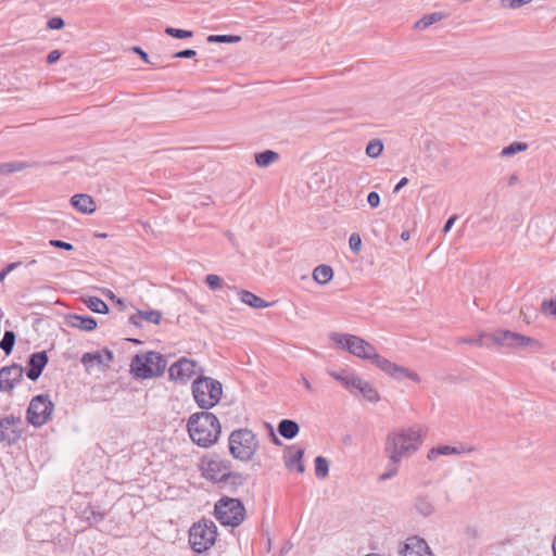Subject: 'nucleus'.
Here are the masks:
<instances>
[{"instance_id": "nucleus-1", "label": "nucleus", "mask_w": 556, "mask_h": 556, "mask_svg": "<svg viewBox=\"0 0 556 556\" xmlns=\"http://www.w3.org/2000/svg\"><path fill=\"white\" fill-rule=\"evenodd\" d=\"M331 340L336 344L346 349L351 354L370 361L376 367L394 379L402 380L407 378L415 382L420 381L418 374L379 355L374 345L357 336L333 332Z\"/></svg>"}, {"instance_id": "nucleus-2", "label": "nucleus", "mask_w": 556, "mask_h": 556, "mask_svg": "<svg viewBox=\"0 0 556 556\" xmlns=\"http://www.w3.org/2000/svg\"><path fill=\"white\" fill-rule=\"evenodd\" d=\"M425 438L426 430L419 425L391 431L386 439L384 452L390 460L401 463L420 448Z\"/></svg>"}, {"instance_id": "nucleus-3", "label": "nucleus", "mask_w": 556, "mask_h": 556, "mask_svg": "<svg viewBox=\"0 0 556 556\" xmlns=\"http://www.w3.org/2000/svg\"><path fill=\"white\" fill-rule=\"evenodd\" d=\"M187 430L194 444L207 448L217 442L222 433V426L213 413L200 412L190 415Z\"/></svg>"}, {"instance_id": "nucleus-4", "label": "nucleus", "mask_w": 556, "mask_h": 556, "mask_svg": "<svg viewBox=\"0 0 556 556\" xmlns=\"http://www.w3.org/2000/svg\"><path fill=\"white\" fill-rule=\"evenodd\" d=\"M229 452L233 458L249 462L258 450V441L255 433L248 428L233 430L228 439Z\"/></svg>"}, {"instance_id": "nucleus-5", "label": "nucleus", "mask_w": 556, "mask_h": 556, "mask_svg": "<svg viewBox=\"0 0 556 556\" xmlns=\"http://www.w3.org/2000/svg\"><path fill=\"white\" fill-rule=\"evenodd\" d=\"M166 369V359L157 352L137 354L130 364L131 374L138 379H150L161 376Z\"/></svg>"}, {"instance_id": "nucleus-6", "label": "nucleus", "mask_w": 556, "mask_h": 556, "mask_svg": "<svg viewBox=\"0 0 556 556\" xmlns=\"http://www.w3.org/2000/svg\"><path fill=\"white\" fill-rule=\"evenodd\" d=\"M223 388L218 380L200 376L192 382V395L202 409L214 407L222 397Z\"/></svg>"}, {"instance_id": "nucleus-7", "label": "nucleus", "mask_w": 556, "mask_h": 556, "mask_svg": "<svg viewBox=\"0 0 556 556\" xmlns=\"http://www.w3.org/2000/svg\"><path fill=\"white\" fill-rule=\"evenodd\" d=\"M215 517L224 526L237 527L245 517V508L240 500L222 497L215 504Z\"/></svg>"}, {"instance_id": "nucleus-8", "label": "nucleus", "mask_w": 556, "mask_h": 556, "mask_svg": "<svg viewBox=\"0 0 556 556\" xmlns=\"http://www.w3.org/2000/svg\"><path fill=\"white\" fill-rule=\"evenodd\" d=\"M216 526L213 521L204 520L194 523L189 531V544L197 553L208 549L216 541Z\"/></svg>"}, {"instance_id": "nucleus-9", "label": "nucleus", "mask_w": 556, "mask_h": 556, "mask_svg": "<svg viewBox=\"0 0 556 556\" xmlns=\"http://www.w3.org/2000/svg\"><path fill=\"white\" fill-rule=\"evenodd\" d=\"M53 410L54 404L48 394L36 395L31 399L26 412L27 422L39 428L51 419Z\"/></svg>"}, {"instance_id": "nucleus-10", "label": "nucleus", "mask_w": 556, "mask_h": 556, "mask_svg": "<svg viewBox=\"0 0 556 556\" xmlns=\"http://www.w3.org/2000/svg\"><path fill=\"white\" fill-rule=\"evenodd\" d=\"M22 418L8 415L0 419V443L7 445L15 444L22 437Z\"/></svg>"}, {"instance_id": "nucleus-11", "label": "nucleus", "mask_w": 556, "mask_h": 556, "mask_svg": "<svg viewBox=\"0 0 556 556\" xmlns=\"http://www.w3.org/2000/svg\"><path fill=\"white\" fill-rule=\"evenodd\" d=\"M231 469V463L218 457L204 459L202 462L203 476L213 482L219 483Z\"/></svg>"}, {"instance_id": "nucleus-12", "label": "nucleus", "mask_w": 556, "mask_h": 556, "mask_svg": "<svg viewBox=\"0 0 556 556\" xmlns=\"http://www.w3.org/2000/svg\"><path fill=\"white\" fill-rule=\"evenodd\" d=\"M198 363L187 357H181L168 369L170 380L187 383L197 374Z\"/></svg>"}, {"instance_id": "nucleus-13", "label": "nucleus", "mask_w": 556, "mask_h": 556, "mask_svg": "<svg viewBox=\"0 0 556 556\" xmlns=\"http://www.w3.org/2000/svg\"><path fill=\"white\" fill-rule=\"evenodd\" d=\"M490 346L497 344L502 346H523L528 345L533 340L523 334L513 332L509 330H496L493 333H489Z\"/></svg>"}, {"instance_id": "nucleus-14", "label": "nucleus", "mask_w": 556, "mask_h": 556, "mask_svg": "<svg viewBox=\"0 0 556 556\" xmlns=\"http://www.w3.org/2000/svg\"><path fill=\"white\" fill-rule=\"evenodd\" d=\"M24 368L18 364L4 366L0 369V392H11L21 382Z\"/></svg>"}, {"instance_id": "nucleus-15", "label": "nucleus", "mask_w": 556, "mask_h": 556, "mask_svg": "<svg viewBox=\"0 0 556 556\" xmlns=\"http://www.w3.org/2000/svg\"><path fill=\"white\" fill-rule=\"evenodd\" d=\"M48 361L49 358L46 351L33 353L27 361L29 368L26 371V376L31 381H36L42 374Z\"/></svg>"}, {"instance_id": "nucleus-16", "label": "nucleus", "mask_w": 556, "mask_h": 556, "mask_svg": "<svg viewBox=\"0 0 556 556\" xmlns=\"http://www.w3.org/2000/svg\"><path fill=\"white\" fill-rule=\"evenodd\" d=\"M113 359V353L104 349L94 353H85L81 357V364L87 370H90L94 366L105 367Z\"/></svg>"}, {"instance_id": "nucleus-17", "label": "nucleus", "mask_w": 556, "mask_h": 556, "mask_svg": "<svg viewBox=\"0 0 556 556\" xmlns=\"http://www.w3.org/2000/svg\"><path fill=\"white\" fill-rule=\"evenodd\" d=\"M402 556H431L429 547L425 540L409 538L401 549Z\"/></svg>"}, {"instance_id": "nucleus-18", "label": "nucleus", "mask_w": 556, "mask_h": 556, "mask_svg": "<svg viewBox=\"0 0 556 556\" xmlns=\"http://www.w3.org/2000/svg\"><path fill=\"white\" fill-rule=\"evenodd\" d=\"M304 455V450L298 446H290L285 452V465L288 469L295 468L299 473H303L305 470L304 465L302 464V457Z\"/></svg>"}, {"instance_id": "nucleus-19", "label": "nucleus", "mask_w": 556, "mask_h": 556, "mask_svg": "<svg viewBox=\"0 0 556 556\" xmlns=\"http://www.w3.org/2000/svg\"><path fill=\"white\" fill-rule=\"evenodd\" d=\"M71 204L83 214H91L96 211V203L89 194L79 193L73 195Z\"/></svg>"}, {"instance_id": "nucleus-20", "label": "nucleus", "mask_w": 556, "mask_h": 556, "mask_svg": "<svg viewBox=\"0 0 556 556\" xmlns=\"http://www.w3.org/2000/svg\"><path fill=\"white\" fill-rule=\"evenodd\" d=\"M247 481V476H243L240 472H233L231 469L227 472V475L219 482L220 488L225 489L229 492H236L240 486H242Z\"/></svg>"}, {"instance_id": "nucleus-21", "label": "nucleus", "mask_w": 556, "mask_h": 556, "mask_svg": "<svg viewBox=\"0 0 556 556\" xmlns=\"http://www.w3.org/2000/svg\"><path fill=\"white\" fill-rule=\"evenodd\" d=\"M162 319V313L160 311L150 309V311H138L135 315H131L129 321L139 327L141 320H146L151 324H160Z\"/></svg>"}, {"instance_id": "nucleus-22", "label": "nucleus", "mask_w": 556, "mask_h": 556, "mask_svg": "<svg viewBox=\"0 0 556 556\" xmlns=\"http://www.w3.org/2000/svg\"><path fill=\"white\" fill-rule=\"evenodd\" d=\"M473 447L469 448H457L450 445H439L429 450L427 454V458L432 462L435 460L439 456L453 455V454H462L465 452H471Z\"/></svg>"}, {"instance_id": "nucleus-23", "label": "nucleus", "mask_w": 556, "mask_h": 556, "mask_svg": "<svg viewBox=\"0 0 556 556\" xmlns=\"http://www.w3.org/2000/svg\"><path fill=\"white\" fill-rule=\"evenodd\" d=\"M68 323L72 327L86 331H91L97 327V320L91 316L72 314L68 316Z\"/></svg>"}, {"instance_id": "nucleus-24", "label": "nucleus", "mask_w": 556, "mask_h": 556, "mask_svg": "<svg viewBox=\"0 0 556 556\" xmlns=\"http://www.w3.org/2000/svg\"><path fill=\"white\" fill-rule=\"evenodd\" d=\"M300 431V427L298 422L291 419H282L278 424V432L281 437H283L287 440H291L298 435Z\"/></svg>"}, {"instance_id": "nucleus-25", "label": "nucleus", "mask_w": 556, "mask_h": 556, "mask_svg": "<svg viewBox=\"0 0 556 556\" xmlns=\"http://www.w3.org/2000/svg\"><path fill=\"white\" fill-rule=\"evenodd\" d=\"M239 295H240V300L253 307V308H265V307H268L269 306V303L266 302L265 300H263L262 298L255 295L254 293L250 292V291H247V290H240L238 291Z\"/></svg>"}, {"instance_id": "nucleus-26", "label": "nucleus", "mask_w": 556, "mask_h": 556, "mask_svg": "<svg viewBox=\"0 0 556 556\" xmlns=\"http://www.w3.org/2000/svg\"><path fill=\"white\" fill-rule=\"evenodd\" d=\"M354 391H358L369 402L376 403L379 401V394L377 390L367 381L362 380L361 378L357 381V386Z\"/></svg>"}, {"instance_id": "nucleus-27", "label": "nucleus", "mask_w": 556, "mask_h": 556, "mask_svg": "<svg viewBox=\"0 0 556 556\" xmlns=\"http://www.w3.org/2000/svg\"><path fill=\"white\" fill-rule=\"evenodd\" d=\"M333 270L328 265H318L313 271L314 280L319 285H325L332 279Z\"/></svg>"}, {"instance_id": "nucleus-28", "label": "nucleus", "mask_w": 556, "mask_h": 556, "mask_svg": "<svg viewBox=\"0 0 556 556\" xmlns=\"http://www.w3.org/2000/svg\"><path fill=\"white\" fill-rule=\"evenodd\" d=\"M329 375L336 380L340 381L342 386L352 393L354 392V389L357 386V381L359 379L355 375H344L336 371H330Z\"/></svg>"}, {"instance_id": "nucleus-29", "label": "nucleus", "mask_w": 556, "mask_h": 556, "mask_svg": "<svg viewBox=\"0 0 556 556\" xmlns=\"http://www.w3.org/2000/svg\"><path fill=\"white\" fill-rule=\"evenodd\" d=\"M445 17H446V14L443 12H433L431 14L425 15L422 18L417 21L415 23L414 27L416 29L422 30V29L428 28L430 25L444 20Z\"/></svg>"}, {"instance_id": "nucleus-30", "label": "nucleus", "mask_w": 556, "mask_h": 556, "mask_svg": "<svg viewBox=\"0 0 556 556\" xmlns=\"http://www.w3.org/2000/svg\"><path fill=\"white\" fill-rule=\"evenodd\" d=\"M415 508L424 517H429L434 513V506L428 496H418L415 501Z\"/></svg>"}, {"instance_id": "nucleus-31", "label": "nucleus", "mask_w": 556, "mask_h": 556, "mask_svg": "<svg viewBox=\"0 0 556 556\" xmlns=\"http://www.w3.org/2000/svg\"><path fill=\"white\" fill-rule=\"evenodd\" d=\"M279 154L273 150H265L255 155V162L260 167H266L276 162Z\"/></svg>"}, {"instance_id": "nucleus-32", "label": "nucleus", "mask_w": 556, "mask_h": 556, "mask_svg": "<svg viewBox=\"0 0 556 556\" xmlns=\"http://www.w3.org/2000/svg\"><path fill=\"white\" fill-rule=\"evenodd\" d=\"M528 148H529L528 143L521 142V141H515V142L510 143L509 146L505 147L501 151V155L504 157H509L519 152H523V151L528 150Z\"/></svg>"}, {"instance_id": "nucleus-33", "label": "nucleus", "mask_w": 556, "mask_h": 556, "mask_svg": "<svg viewBox=\"0 0 556 556\" xmlns=\"http://www.w3.org/2000/svg\"><path fill=\"white\" fill-rule=\"evenodd\" d=\"M86 305L89 309H91L94 313L105 314L109 312L108 304L97 296L88 298V300L86 301Z\"/></svg>"}, {"instance_id": "nucleus-34", "label": "nucleus", "mask_w": 556, "mask_h": 556, "mask_svg": "<svg viewBox=\"0 0 556 556\" xmlns=\"http://www.w3.org/2000/svg\"><path fill=\"white\" fill-rule=\"evenodd\" d=\"M16 336L12 330H7L0 341V349L7 354H11L15 344Z\"/></svg>"}, {"instance_id": "nucleus-35", "label": "nucleus", "mask_w": 556, "mask_h": 556, "mask_svg": "<svg viewBox=\"0 0 556 556\" xmlns=\"http://www.w3.org/2000/svg\"><path fill=\"white\" fill-rule=\"evenodd\" d=\"M315 473L319 479H325L329 473V463L323 456H317L315 458Z\"/></svg>"}, {"instance_id": "nucleus-36", "label": "nucleus", "mask_w": 556, "mask_h": 556, "mask_svg": "<svg viewBox=\"0 0 556 556\" xmlns=\"http://www.w3.org/2000/svg\"><path fill=\"white\" fill-rule=\"evenodd\" d=\"M458 344H473L477 346H490L488 333H482L478 338H460L457 340Z\"/></svg>"}, {"instance_id": "nucleus-37", "label": "nucleus", "mask_w": 556, "mask_h": 556, "mask_svg": "<svg viewBox=\"0 0 556 556\" xmlns=\"http://www.w3.org/2000/svg\"><path fill=\"white\" fill-rule=\"evenodd\" d=\"M382 151L383 144L379 139L370 140L366 147V154L372 159L378 157L382 153Z\"/></svg>"}, {"instance_id": "nucleus-38", "label": "nucleus", "mask_w": 556, "mask_h": 556, "mask_svg": "<svg viewBox=\"0 0 556 556\" xmlns=\"http://www.w3.org/2000/svg\"><path fill=\"white\" fill-rule=\"evenodd\" d=\"M27 167V164L24 162H9L0 164V174H11L15 172L23 170Z\"/></svg>"}, {"instance_id": "nucleus-39", "label": "nucleus", "mask_w": 556, "mask_h": 556, "mask_svg": "<svg viewBox=\"0 0 556 556\" xmlns=\"http://www.w3.org/2000/svg\"><path fill=\"white\" fill-rule=\"evenodd\" d=\"M241 37L235 35H210L207 37L208 42H218V43H233L239 42Z\"/></svg>"}, {"instance_id": "nucleus-40", "label": "nucleus", "mask_w": 556, "mask_h": 556, "mask_svg": "<svg viewBox=\"0 0 556 556\" xmlns=\"http://www.w3.org/2000/svg\"><path fill=\"white\" fill-rule=\"evenodd\" d=\"M165 33L177 39L190 38L193 35L191 30H185L174 27H166Z\"/></svg>"}, {"instance_id": "nucleus-41", "label": "nucleus", "mask_w": 556, "mask_h": 556, "mask_svg": "<svg viewBox=\"0 0 556 556\" xmlns=\"http://www.w3.org/2000/svg\"><path fill=\"white\" fill-rule=\"evenodd\" d=\"M401 463H394L390 460V464L387 466V471L380 476L381 481L389 480L397 475L399 466Z\"/></svg>"}, {"instance_id": "nucleus-42", "label": "nucleus", "mask_w": 556, "mask_h": 556, "mask_svg": "<svg viewBox=\"0 0 556 556\" xmlns=\"http://www.w3.org/2000/svg\"><path fill=\"white\" fill-rule=\"evenodd\" d=\"M401 463H394L390 460V464L387 466V471L380 476L381 481L389 480L397 475L399 466Z\"/></svg>"}, {"instance_id": "nucleus-43", "label": "nucleus", "mask_w": 556, "mask_h": 556, "mask_svg": "<svg viewBox=\"0 0 556 556\" xmlns=\"http://www.w3.org/2000/svg\"><path fill=\"white\" fill-rule=\"evenodd\" d=\"M532 0H501V7L505 9L516 10L522 5L529 4Z\"/></svg>"}, {"instance_id": "nucleus-44", "label": "nucleus", "mask_w": 556, "mask_h": 556, "mask_svg": "<svg viewBox=\"0 0 556 556\" xmlns=\"http://www.w3.org/2000/svg\"><path fill=\"white\" fill-rule=\"evenodd\" d=\"M205 282L211 290H217V289L222 288V286H223L222 278L214 274L207 275L205 277Z\"/></svg>"}, {"instance_id": "nucleus-45", "label": "nucleus", "mask_w": 556, "mask_h": 556, "mask_svg": "<svg viewBox=\"0 0 556 556\" xmlns=\"http://www.w3.org/2000/svg\"><path fill=\"white\" fill-rule=\"evenodd\" d=\"M350 249L354 253H358L362 248V239L358 233H352L349 239Z\"/></svg>"}, {"instance_id": "nucleus-46", "label": "nucleus", "mask_w": 556, "mask_h": 556, "mask_svg": "<svg viewBox=\"0 0 556 556\" xmlns=\"http://www.w3.org/2000/svg\"><path fill=\"white\" fill-rule=\"evenodd\" d=\"M541 311L543 314L556 316V300L544 301L541 305Z\"/></svg>"}, {"instance_id": "nucleus-47", "label": "nucleus", "mask_w": 556, "mask_h": 556, "mask_svg": "<svg viewBox=\"0 0 556 556\" xmlns=\"http://www.w3.org/2000/svg\"><path fill=\"white\" fill-rule=\"evenodd\" d=\"M49 244L51 247L63 249V250H66V251L74 250V245L72 243H68V242H65V241H62V240H58V239L50 240Z\"/></svg>"}, {"instance_id": "nucleus-48", "label": "nucleus", "mask_w": 556, "mask_h": 556, "mask_svg": "<svg viewBox=\"0 0 556 556\" xmlns=\"http://www.w3.org/2000/svg\"><path fill=\"white\" fill-rule=\"evenodd\" d=\"M64 27V20L62 17L55 16L48 21V28L50 29H61Z\"/></svg>"}, {"instance_id": "nucleus-49", "label": "nucleus", "mask_w": 556, "mask_h": 556, "mask_svg": "<svg viewBox=\"0 0 556 556\" xmlns=\"http://www.w3.org/2000/svg\"><path fill=\"white\" fill-rule=\"evenodd\" d=\"M367 202L370 207H378L380 204V195L376 191H371L367 195Z\"/></svg>"}, {"instance_id": "nucleus-50", "label": "nucleus", "mask_w": 556, "mask_h": 556, "mask_svg": "<svg viewBox=\"0 0 556 556\" xmlns=\"http://www.w3.org/2000/svg\"><path fill=\"white\" fill-rule=\"evenodd\" d=\"M197 55V52L192 49H185V50H181V51H178L176 53H174L172 56L173 58H180V59H190V58H193Z\"/></svg>"}, {"instance_id": "nucleus-51", "label": "nucleus", "mask_w": 556, "mask_h": 556, "mask_svg": "<svg viewBox=\"0 0 556 556\" xmlns=\"http://www.w3.org/2000/svg\"><path fill=\"white\" fill-rule=\"evenodd\" d=\"M62 53L60 50H52L47 56V63L53 64L61 58Z\"/></svg>"}, {"instance_id": "nucleus-52", "label": "nucleus", "mask_w": 556, "mask_h": 556, "mask_svg": "<svg viewBox=\"0 0 556 556\" xmlns=\"http://www.w3.org/2000/svg\"><path fill=\"white\" fill-rule=\"evenodd\" d=\"M132 51L137 53L146 63L154 64L150 61L149 55L140 47H134Z\"/></svg>"}, {"instance_id": "nucleus-53", "label": "nucleus", "mask_w": 556, "mask_h": 556, "mask_svg": "<svg viewBox=\"0 0 556 556\" xmlns=\"http://www.w3.org/2000/svg\"><path fill=\"white\" fill-rule=\"evenodd\" d=\"M456 219H457V215H453V216H451V217L446 220L445 225L443 226L442 231H443L444 233L448 232V231L451 230L452 226L454 225V223L456 222Z\"/></svg>"}, {"instance_id": "nucleus-54", "label": "nucleus", "mask_w": 556, "mask_h": 556, "mask_svg": "<svg viewBox=\"0 0 556 556\" xmlns=\"http://www.w3.org/2000/svg\"><path fill=\"white\" fill-rule=\"evenodd\" d=\"M408 184V178L406 177H403L397 184L396 186L394 187L393 189V192L396 193L399 192L404 186H406Z\"/></svg>"}, {"instance_id": "nucleus-55", "label": "nucleus", "mask_w": 556, "mask_h": 556, "mask_svg": "<svg viewBox=\"0 0 556 556\" xmlns=\"http://www.w3.org/2000/svg\"><path fill=\"white\" fill-rule=\"evenodd\" d=\"M20 266H22V262H13V263L8 264L5 266V268H7V271L11 273L12 270L18 268Z\"/></svg>"}, {"instance_id": "nucleus-56", "label": "nucleus", "mask_w": 556, "mask_h": 556, "mask_svg": "<svg viewBox=\"0 0 556 556\" xmlns=\"http://www.w3.org/2000/svg\"><path fill=\"white\" fill-rule=\"evenodd\" d=\"M301 380H302V382H303L304 388H305L308 392H314V389H313V387H312L311 382H309V381H308L304 376H302V377H301Z\"/></svg>"}, {"instance_id": "nucleus-57", "label": "nucleus", "mask_w": 556, "mask_h": 556, "mask_svg": "<svg viewBox=\"0 0 556 556\" xmlns=\"http://www.w3.org/2000/svg\"><path fill=\"white\" fill-rule=\"evenodd\" d=\"M10 271H7V268L4 267L1 271H0V282H2L4 280V278L7 277V275H9Z\"/></svg>"}, {"instance_id": "nucleus-58", "label": "nucleus", "mask_w": 556, "mask_h": 556, "mask_svg": "<svg viewBox=\"0 0 556 556\" xmlns=\"http://www.w3.org/2000/svg\"><path fill=\"white\" fill-rule=\"evenodd\" d=\"M401 238H402L403 240H408V238H409V232H408V231H403V232L401 233Z\"/></svg>"}, {"instance_id": "nucleus-59", "label": "nucleus", "mask_w": 556, "mask_h": 556, "mask_svg": "<svg viewBox=\"0 0 556 556\" xmlns=\"http://www.w3.org/2000/svg\"><path fill=\"white\" fill-rule=\"evenodd\" d=\"M517 181V176L516 175H511L510 178H509V185H513Z\"/></svg>"}, {"instance_id": "nucleus-60", "label": "nucleus", "mask_w": 556, "mask_h": 556, "mask_svg": "<svg viewBox=\"0 0 556 556\" xmlns=\"http://www.w3.org/2000/svg\"><path fill=\"white\" fill-rule=\"evenodd\" d=\"M553 552H554V555L556 556V538L553 541Z\"/></svg>"}, {"instance_id": "nucleus-61", "label": "nucleus", "mask_w": 556, "mask_h": 556, "mask_svg": "<svg viewBox=\"0 0 556 556\" xmlns=\"http://www.w3.org/2000/svg\"><path fill=\"white\" fill-rule=\"evenodd\" d=\"M227 237L231 242H233V235L231 232H227Z\"/></svg>"}, {"instance_id": "nucleus-62", "label": "nucleus", "mask_w": 556, "mask_h": 556, "mask_svg": "<svg viewBox=\"0 0 556 556\" xmlns=\"http://www.w3.org/2000/svg\"><path fill=\"white\" fill-rule=\"evenodd\" d=\"M35 263H36V260H31V261L28 263V265H33V264H35Z\"/></svg>"}]
</instances>
